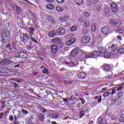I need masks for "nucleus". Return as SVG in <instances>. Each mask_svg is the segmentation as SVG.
Here are the masks:
<instances>
[{
    "label": "nucleus",
    "instance_id": "nucleus-1",
    "mask_svg": "<svg viewBox=\"0 0 124 124\" xmlns=\"http://www.w3.org/2000/svg\"><path fill=\"white\" fill-rule=\"evenodd\" d=\"M27 31L29 33V35L31 37V41H33L35 43H37V41L32 37V35H34V31L35 29L32 27H30L27 29Z\"/></svg>",
    "mask_w": 124,
    "mask_h": 124
},
{
    "label": "nucleus",
    "instance_id": "nucleus-2",
    "mask_svg": "<svg viewBox=\"0 0 124 124\" xmlns=\"http://www.w3.org/2000/svg\"><path fill=\"white\" fill-rule=\"evenodd\" d=\"M101 52H100L99 50L98 51H95L93 52L92 54H87L85 55L86 59H89L90 58H94V57H100L101 56Z\"/></svg>",
    "mask_w": 124,
    "mask_h": 124
},
{
    "label": "nucleus",
    "instance_id": "nucleus-3",
    "mask_svg": "<svg viewBox=\"0 0 124 124\" xmlns=\"http://www.w3.org/2000/svg\"><path fill=\"white\" fill-rule=\"evenodd\" d=\"M109 31H110V30H109V27L108 26H105L103 27L101 29V32L106 36H107L109 34Z\"/></svg>",
    "mask_w": 124,
    "mask_h": 124
},
{
    "label": "nucleus",
    "instance_id": "nucleus-4",
    "mask_svg": "<svg viewBox=\"0 0 124 124\" xmlns=\"http://www.w3.org/2000/svg\"><path fill=\"white\" fill-rule=\"evenodd\" d=\"M111 9L112 10V12L113 13H117L118 12V10H119V8L117 6V4L115 3H111L110 4Z\"/></svg>",
    "mask_w": 124,
    "mask_h": 124
},
{
    "label": "nucleus",
    "instance_id": "nucleus-5",
    "mask_svg": "<svg viewBox=\"0 0 124 124\" xmlns=\"http://www.w3.org/2000/svg\"><path fill=\"white\" fill-rule=\"evenodd\" d=\"M56 33L57 35H63L65 33V29L62 27L58 28L56 30Z\"/></svg>",
    "mask_w": 124,
    "mask_h": 124
},
{
    "label": "nucleus",
    "instance_id": "nucleus-6",
    "mask_svg": "<svg viewBox=\"0 0 124 124\" xmlns=\"http://www.w3.org/2000/svg\"><path fill=\"white\" fill-rule=\"evenodd\" d=\"M9 120L11 121V122H13L14 124H20V122H18V118H17V116H15L13 117V115H11L9 117Z\"/></svg>",
    "mask_w": 124,
    "mask_h": 124
},
{
    "label": "nucleus",
    "instance_id": "nucleus-7",
    "mask_svg": "<svg viewBox=\"0 0 124 124\" xmlns=\"http://www.w3.org/2000/svg\"><path fill=\"white\" fill-rule=\"evenodd\" d=\"M91 41V36H85L81 39V42L83 44H86V43H89Z\"/></svg>",
    "mask_w": 124,
    "mask_h": 124
},
{
    "label": "nucleus",
    "instance_id": "nucleus-8",
    "mask_svg": "<svg viewBox=\"0 0 124 124\" xmlns=\"http://www.w3.org/2000/svg\"><path fill=\"white\" fill-rule=\"evenodd\" d=\"M30 36L27 34H25V36H23L21 39V41H22V42H25V43H28V42H30Z\"/></svg>",
    "mask_w": 124,
    "mask_h": 124
},
{
    "label": "nucleus",
    "instance_id": "nucleus-9",
    "mask_svg": "<svg viewBox=\"0 0 124 124\" xmlns=\"http://www.w3.org/2000/svg\"><path fill=\"white\" fill-rule=\"evenodd\" d=\"M76 42V39L73 38L71 40H68L66 42V45H67V46H70L71 45H73L74 43Z\"/></svg>",
    "mask_w": 124,
    "mask_h": 124
},
{
    "label": "nucleus",
    "instance_id": "nucleus-10",
    "mask_svg": "<svg viewBox=\"0 0 124 124\" xmlns=\"http://www.w3.org/2000/svg\"><path fill=\"white\" fill-rule=\"evenodd\" d=\"M77 55H78V49L77 48H74L71 52V57L74 58V57H76Z\"/></svg>",
    "mask_w": 124,
    "mask_h": 124
},
{
    "label": "nucleus",
    "instance_id": "nucleus-11",
    "mask_svg": "<svg viewBox=\"0 0 124 124\" xmlns=\"http://www.w3.org/2000/svg\"><path fill=\"white\" fill-rule=\"evenodd\" d=\"M111 48L112 50V53H114V55H117V52L116 50H117V48H118V46L116 44H113L111 45Z\"/></svg>",
    "mask_w": 124,
    "mask_h": 124
},
{
    "label": "nucleus",
    "instance_id": "nucleus-12",
    "mask_svg": "<svg viewBox=\"0 0 124 124\" xmlns=\"http://www.w3.org/2000/svg\"><path fill=\"white\" fill-rule=\"evenodd\" d=\"M78 77L79 79H85L87 77V75L83 72H80L78 74Z\"/></svg>",
    "mask_w": 124,
    "mask_h": 124
},
{
    "label": "nucleus",
    "instance_id": "nucleus-13",
    "mask_svg": "<svg viewBox=\"0 0 124 124\" xmlns=\"http://www.w3.org/2000/svg\"><path fill=\"white\" fill-rule=\"evenodd\" d=\"M51 51L53 54H56V53H57V51H58V46L54 45L51 46Z\"/></svg>",
    "mask_w": 124,
    "mask_h": 124
},
{
    "label": "nucleus",
    "instance_id": "nucleus-14",
    "mask_svg": "<svg viewBox=\"0 0 124 124\" xmlns=\"http://www.w3.org/2000/svg\"><path fill=\"white\" fill-rule=\"evenodd\" d=\"M48 35L50 37H55V36H57L58 34H57V31L55 32V31H51L49 32Z\"/></svg>",
    "mask_w": 124,
    "mask_h": 124
},
{
    "label": "nucleus",
    "instance_id": "nucleus-15",
    "mask_svg": "<svg viewBox=\"0 0 124 124\" xmlns=\"http://www.w3.org/2000/svg\"><path fill=\"white\" fill-rule=\"evenodd\" d=\"M113 26H115V27H122V21L120 19H117L114 23Z\"/></svg>",
    "mask_w": 124,
    "mask_h": 124
},
{
    "label": "nucleus",
    "instance_id": "nucleus-16",
    "mask_svg": "<svg viewBox=\"0 0 124 124\" xmlns=\"http://www.w3.org/2000/svg\"><path fill=\"white\" fill-rule=\"evenodd\" d=\"M69 19V17L67 16H64L62 17H61L60 18V21L62 22H66V21H68Z\"/></svg>",
    "mask_w": 124,
    "mask_h": 124
},
{
    "label": "nucleus",
    "instance_id": "nucleus-17",
    "mask_svg": "<svg viewBox=\"0 0 124 124\" xmlns=\"http://www.w3.org/2000/svg\"><path fill=\"white\" fill-rule=\"evenodd\" d=\"M38 118L41 122H43L45 119V116L42 113H39L38 114Z\"/></svg>",
    "mask_w": 124,
    "mask_h": 124
},
{
    "label": "nucleus",
    "instance_id": "nucleus-18",
    "mask_svg": "<svg viewBox=\"0 0 124 124\" xmlns=\"http://www.w3.org/2000/svg\"><path fill=\"white\" fill-rule=\"evenodd\" d=\"M97 5L96 6V10L98 12H100L101 11V4H100V2L99 1H97Z\"/></svg>",
    "mask_w": 124,
    "mask_h": 124
},
{
    "label": "nucleus",
    "instance_id": "nucleus-19",
    "mask_svg": "<svg viewBox=\"0 0 124 124\" xmlns=\"http://www.w3.org/2000/svg\"><path fill=\"white\" fill-rule=\"evenodd\" d=\"M52 41L54 44H59V43H61V39L59 38H55L52 39Z\"/></svg>",
    "mask_w": 124,
    "mask_h": 124
},
{
    "label": "nucleus",
    "instance_id": "nucleus-20",
    "mask_svg": "<svg viewBox=\"0 0 124 124\" xmlns=\"http://www.w3.org/2000/svg\"><path fill=\"white\" fill-rule=\"evenodd\" d=\"M3 62L5 65H9V64H11V63L12 64H13V63H14V62H11L8 60H6V59L4 60Z\"/></svg>",
    "mask_w": 124,
    "mask_h": 124
},
{
    "label": "nucleus",
    "instance_id": "nucleus-21",
    "mask_svg": "<svg viewBox=\"0 0 124 124\" xmlns=\"http://www.w3.org/2000/svg\"><path fill=\"white\" fill-rule=\"evenodd\" d=\"M51 117L52 119H54V120H57L59 117H60V114L56 113H51Z\"/></svg>",
    "mask_w": 124,
    "mask_h": 124
},
{
    "label": "nucleus",
    "instance_id": "nucleus-22",
    "mask_svg": "<svg viewBox=\"0 0 124 124\" xmlns=\"http://www.w3.org/2000/svg\"><path fill=\"white\" fill-rule=\"evenodd\" d=\"M104 58H106V59H109L111 57V55L110 54V53L106 51L104 53Z\"/></svg>",
    "mask_w": 124,
    "mask_h": 124
},
{
    "label": "nucleus",
    "instance_id": "nucleus-23",
    "mask_svg": "<svg viewBox=\"0 0 124 124\" xmlns=\"http://www.w3.org/2000/svg\"><path fill=\"white\" fill-rule=\"evenodd\" d=\"M98 51H100V53H101L102 55L103 53H105L106 52V50H105V48L101 46L98 48Z\"/></svg>",
    "mask_w": 124,
    "mask_h": 124
},
{
    "label": "nucleus",
    "instance_id": "nucleus-24",
    "mask_svg": "<svg viewBox=\"0 0 124 124\" xmlns=\"http://www.w3.org/2000/svg\"><path fill=\"white\" fill-rule=\"evenodd\" d=\"M103 68L105 69V70H106V71H109V69H110V66L108 64L107 65H103L102 66Z\"/></svg>",
    "mask_w": 124,
    "mask_h": 124
},
{
    "label": "nucleus",
    "instance_id": "nucleus-25",
    "mask_svg": "<svg viewBox=\"0 0 124 124\" xmlns=\"http://www.w3.org/2000/svg\"><path fill=\"white\" fill-rule=\"evenodd\" d=\"M123 95H124V92H119L117 95L118 99H120V98H122V97H123Z\"/></svg>",
    "mask_w": 124,
    "mask_h": 124
},
{
    "label": "nucleus",
    "instance_id": "nucleus-26",
    "mask_svg": "<svg viewBox=\"0 0 124 124\" xmlns=\"http://www.w3.org/2000/svg\"><path fill=\"white\" fill-rule=\"evenodd\" d=\"M46 8L49 10H52V9L55 8V6L52 5L51 4H48L46 5Z\"/></svg>",
    "mask_w": 124,
    "mask_h": 124
},
{
    "label": "nucleus",
    "instance_id": "nucleus-27",
    "mask_svg": "<svg viewBox=\"0 0 124 124\" xmlns=\"http://www.w3.org/2000/svg\"><path fill=\"white\" fill-rule=\"evenodd\" d=\"M83 25L85 27V28H88L90 27V25H91V22L89 20H86L85 21Z\"/></svg>",
    "mask_w": 124,
    "mask_h": 124
},
{
    "label": "nucleus",
    "instance_id": "nucleus-28",
    "mask_svg": "<svg viewBox=\"0 0 124 124\" xmlns=\"http://www.w3.org/2000/svg\"><path fill=\"white\" fill-rule=\"evenodd\" d=\"M75 2L78 5H81V4H83L82 0H75Z\"/></svg>",
    "mask_w": 124,
    "mask_h": 124
},
{
    "label": "nucleus",
    "instance_id": "nucleus-29",
    "mask_svg": "<svg viewBox=\"0 0 124 124\" xmlns=\"http://www.w3.org/2000/svg\"><path fill=\"white\" fill-rule=\"evenodd\" d=\"M115 32H116V33H119V34L121 33H123V32H124V29H116V30L115 31Z\"/></svg>",
    "mask_w": 124,
    "mask_h": 124
},
{
    "label": "nucleus",
    "instance_id": "nucleus-30",
    "mask_svg": "<svg viewBox=\"0 0 124 124\" xmlns=\"http://www.w3.org/2000/svg\"><path fill=\"white\" fill-rule=\"evenodd\" d=\"M87 20H86V18L85 17H81L78 18V22H79L80 23H84Z\"/></svg>",
    "mask_w": 124,
    "mask_h": 124
},
{
    "label": "nucleus",
    "instance_id": "nucleus-31",
    "mask_svg": "<svg viewBox=\"0 0 124 124\" xmlns=\"http://www.w3.org/2000/svg\"><path fill=\"white\" fill-rule=\"evenodd\" d=\"M97 29V28H96V25L94 24V25H92V31L93 32H95V31H96Z\"/></svg>",
    "mask_w": 124,
    "mask_h": 124
},
{
    "label": "nucleus",
    "instance_id": "nucleus-32",
    "mask_svg": "<svg viewBox=\"0 0 124 124\" xmlns=\"http://www.w3.org/2000/svg\"><path fill=\"white\" fill-rule=\"evenodd\" d=\"M119 121L120 123H124V114H122L120 118H119Z\"/></svg>",
    "mask_w": 124,
    "mask_h": 124
},
{
    "label": "nucleus",
    "instance_id": "nucleus-33",
    "mask_svg": "<svg viewBox=\"0 0 124 124\" xmlns=\"http://www.w3.org/2000/svg\"><path fill=\"white\" fill-rule=\"evenodd\" d=\"M41 110H42V113H43V114H44V115H46V114L48 113V112H49L48 110L45 109V108H42Z\"/></svg>",
    "mask_w": 124,
    "mask_h": 124
},
{
    "label": "nucleus",
    "instance_id": "nucleus-34",
    "mask_svg": "<svg viewBox=\"0 0 124 124\" xmlns=\"http://www.w3.org/2000/svg\"><path fill=\"white\" fill-rule=\"evenodd\" d=\"M56 9L58 12H62L63 10V9L60 6L56 7Z\"/></svg>",
    "mask_w": 124,
    "mask_h": 124
},
{
    "label": "nucleus",
    "instance_id": "nucleus-35",
    "mask_svg": "<svg viewBox=\"0 0 124 124\" xmlns=\"http://www.w3.org/2000/svg\"><path fill=\"white\" fill-rule=\"evenodd\" d=\"M20 55L23 59H26V58H27V54L26 53L21 52L20 53Z\"/></svg>",
    "mask_w": 124,
    "mask_h": 124
},
{
    "label": "nucleus",
    "instance_id": "nucleus-36",
    "mask_svg": "<svg viewBox=\"0 0 124 124\" xmlns=\"http://www.w3.org/2000/svg\"><path fill=\"white\" fill-rule=\"evenodd\" d=\"M117 52L119 53V54H124V48H121L117 50Z\"/></svg>",
    "mask_w": 124,
    "mask_h": 124
},
{
    "label": "nucleus",
    "instance_id": "nucleus-37",
    "mask_svg": "<svg viewBox=\"0 0 124 124\" xmlns=\"http://www.w3.org/2000/svg\"><path fill=\"white\" fill-rule=\"evenodd\" d=\"M43 73H44V74H50V71H48L46 68H45L43 70Z\"/></svg>",
    "mask_w": 124,
    "mask_h": 124
},
{
    "label": "nucleus",
    "instance_id": "nucleus-38",
    "mask_svg": "<svg viewBox=\"0 0 124 124\" xmlns=\"http://www.w3.org/2000/svg\"><path fill=\"white\" fill-rule=\"evenodd\" d=\"M89 30L87 29H84L82 30V33H83V34H88V33H89Z\"/></svg>",
    "mask_w": 124,
    "mask_h": 124
},
{
    "label": "nucleus",
    "instance_id": "nucleus-39",
    "mask_svg": "<svg viewBox=\"0 0 124 124\" xmlns=\"http://www.w3.org/2000/svg\"><path fill=\"white\" fill-rule=\"evenodd\" d=\"M85 115V111L83 110H81L79 112V117L80 118H82L83 117H84V115Z\"/></svg>",
    "mask_w": 124,
    "mask_h": 124
},
{
    "label": "nucleus",
    "instance_id": "nucleus-40",
    "mask_svg": "<svg viewBox=\"0 0 124 124\" xmlns=\"http://www.w3.org/2000/svg\"><path fill=\"white\" fill-rule=\"evenodd\" d=\"M83 15L84 17H90V16H91V14L89 12H85L83 13Z\"/></svg>",
    "mask_w": 124,
    "mask_h": 124
},
{
    "label": "nucleus",
    "instance_id": "nucleus-41",
    "mask_svg": "<svg viewBox=\"0 0 124 124\" xmlns=\"http://www.w3.org/2000/svg\"><path fill=\"white\" fill-rule=\"evenodd\" d=\"M89 110V107L87 105H84V107L82 108V111L84 112H87Z\"/></svg>",
    "mask_w": 124,
    "mask_h": 124
},
{
    "label": "nucleus",
    "instance_id": "nucleus-42",
    "mask_svg": "<svg viewBox=\"0 0 124 124\" xmlns=\"http://www.w3.org/2000/svg\"><path fill=\"white\" fill-rule=\"evenodd\" d=\"M103 121V119H102V118L100 117L97 119V122L99 124H103V123H102Z\"/></svg>",
    "mask_w": 124,
    "mask_h": 124
},
{
    "label": "nucleus",
    "instance_id": "nucleus-43",
    "mask_svg": "<svg viewBox=\"0 0 124 124\" xmlns=\"http://www.w3.org/2000/svg\"><path fill=\"white\" fill-rule=\"evenodd\" d=\"M104 12L105 14H109V12H110V10L108 7H106L104 9Z\"/></svg>",
    "mask_w": 124,
    "mask_h": 124
},
{
    "label": "nucleus",
    "instance_id": "nucleus-44",
    "mask_svg": "<svg viewBox=\"0 0 124 124\" xmlns=\"http://www.w3.org/2000/svg\"><path fill=\"white\" fill-rule=\"evenodd\" d=\"M49 21H51V24H52L53 25H55V24H56V21L52 18L51 17H49V18L48 19Z\"/></svg>",
    "mask_w": 124,
    "mask_h": 124
},
{
    "label": "nucleus",
    "instance_id": "nucleus-45",
    "mask_svg": "<svg viewBox=\"0 0 124 124\" xmlns=\"http://www.w3.org/2000/svg\"><path fill=\"white\" fill-rule=\"evenodd\" d=\"M77 30V27L76 26H73L70 29V31H75Z\"/></svg>",
    "mask_w": 124,
    "mask_h": 124
},
{
    "label": "nucleus",
    "instance_id": "nucleus-46",
    "mask_svg": "<svg viewBox=\"0 0 124 124\" xmlns=\"http://www.w3.org/2000/svg\"><path fill=\"white\" fill-rule=\"evenodd\" d=\"M5 73V70H4V68H0V74H3Z\"/></svg>",
    "mask_w": 124,
    "mask_h": 124
},
{
    "label": "nucleus",
    "instance_id": "nucleus-47",
    "mask_svg": "<svg viewBox=\"0 0 124 124\" xmlns=\"http://www.w3.org/2000/svg\"><path fill=\"white\" fill-rule=\"evenodd\" d=\"M116 99H111V100H110L111 105H114V104H115V103H116Z\"/></svg>",
    "mask_w": 124,
    "mask_h": 124
},
{
    "label": "nucleus",
    "instance_id": "nucleus-48",
    "mask_svg": "<svg viewBox=\"0 0 124 124\" xmlns=\"http://www.w3.org/2000/svg\"><path fill=\"white\" fill-rule=\"evenodd\" d=\"M110 94L111 93L109 92H106L103 94V95L104 97H106L107 96H108V95H110Z\"/></svg>",
    "mask_w": 124,
    "mask_h": 124
},
{
    "label": "nucleus",
    "instance_id": "nucleus-49",
    "mask_svg": "<svg viewBox=\"0 0 124 124\" xmlns=\"http://www.w3.org/2000/svg\"><path fill=\"white\" fill-rule=\"evenodd\" d=\"M21 111L25 115H27V114H29V112L25 109H22Z\"/></svg>",
    "mask_w": 124,
    "mask_h": 124
},
{
    "label": "nucleus",
    "instance_id": "nucleus-50",
    "mask_svg": "<svg viewBox=\"0 0 124 124\" xmlns=\"http://www.w3.org/2000/svg\"><path fill=\"white\" fill-rule=\"evenodd\" d=\"M97 103L95 101H93L92 103L91 106L92 107H95L96 105H97Z\"/></svg>",
    "mask_w": 124,
    "mask_h": 124
},
{
    "label": "nucleus",
    "instance_id": "nucleus-51",
    "mask_svg": "<svg viewBox=\"0 0 124 124\" xmlns=\"http://www.w3.org/2000/svg\"><path fill=\"white\" fill-rule=\"evenodd\" d=\"M76 64L75 63H74V62H70V64H69V66H70L71 67H74V66H75Z\"/></svg>",
    "mask_w": 124,
    "mask_h": 124
},
{
    "label": "nucleus",
    "instance_id": "nucleus-52",
    "mask_svg": "<svg viewBox=\"0 0 124 124\" xmlns=\"http://www.w3.org/2000/svg\"><path fill=\"white\" fill-rule=\"evenodd\" d=\"M110 118L111 120H112V121H115V120H116V116H115L114 115H112L110 116Z\"/></svg>",
    "mask_w": 124,
    "mask_h": 124
},
{
    "label": "nucleus",
    "instance_id": "nucleus-53",
    "mask_svg": "<svg viewBox=\"0 0 124 124\" xmlns=\"http://www.w3.org/2000/svg\"><path fill=\"white\" fill-rule=\"evenodd\" d=\"M91 70L92 72V73H93V74L96 73V70L93 68H92L91 69Z\"/></svg>",
    "mask_w": 124,
    "mask_h": 124
},
{
    "label": "nucleus",
    "instance_id": "nucleus-54",
    "mask_svg": "<svg viewBox=\"0 0 124 124\" xmlns=\"http://www.w3.org/2000/svg\"><path fill=\"white\" fill-rule=\"evenodd\" d=\"M79 100H81L82 104H85V103L86 102L85 101V99H84V98H79Z\"/></svg>",
    "mask_w": 124,
    "mask_h": 124
},
{
    "label": "nucleus",
    "instance_id": "nucleus-55",
    "mask_svg": "<svg viewBox=\"0 0 124 124\" xmlns=\"http://www.w3.org/2000/svg\"><path fill=\"white\" fill-rule=\"evenodd\" d=\"M66 74H67V76H71L72 75V73L70 71L66 72Z\"/></svg>",
    "mask_w": 124,
    "mask_h": 124
},
{
    "label": "nucleus",
    "instance_id": "nucleus-56",
    "mask_svg": "<svg viewBox=\"0 0 124 124\" xmlns=\"http://www.w3.org/2000/svg\"><path fill=\"white\" fill-rule=\"evenodd\" d=\"M3 116H4V113L3 112L0 113V120H1L2 118H3Z\"/></svg>",
    "mask_w": 124,
    "mask_h": 124
},
{
    "label": "nucleus",
    "instance_id": "nucleus-57",
    "mask_svg": "<svg viewBox=\"0 0 124 124\" xmlns=\"http://www.w3.org/2000/svg\"><path fill=\"white\" fill-rule=\"evenodd\" d=\"M58 3H63L64 0H57Z\"/></svg>",
    "mask_w": 124,
    "mask_h": 124
},
{
    "label": "nucleus",
    "instance_id": "nucleus-58",
    "mask_svg": "<svg viewBox=\"0 0 124 124\" xmlns=\"http://www.w3.org/2000/svg\"><path fill=\"white\" fill-rule=\"evenodd\" d=\"M62 99L64 102H66V103H68V102H69V101H68V98H62Z\"/></svg>",
    "mask_w": 124,
    "mask_h": 124
},
{
    "label": "nucleus",
    "instance_id": "nucleus-59",
    "mask_svg": "<svg viewBox=\"0 0 124 124\" xmlns=\"http://www.w3.org/2000/svg\"><path fill=\"white\" fill-rule=\"evenodd\" d=\"M12 47L14 48V49H15L16 47V43L15 42H13Z\"/></svg>",
    "mask_w": 124,
    "mask_h": 124
},
{
    "label": "nucleus",
    "instance_id": "nucleus-60",
    "mask_svg": "<svg viewBox=\"0 0 124 124\" xmlns=\"http://www.w3.org/2000/svg\"><path fill=\"white\" fill-rule=\"evenodd\" d=\"M117 38L119 40H122V39H123V38L121 35H117Z\"/></svg>",
    "mask_w": 124,
    "mask_h": 124
},
{
    "label": "nucleus",
    "instance_id": "nucleus-61",
    "mask_svg": "<svg viewBox=\"0 0 124 124\" xmlns=\"http://www.w3.org/2000/svg\"><path fill=\"white\" fill-rule=\"evenodd\" d=\"M109 23L110 24H112V25H114V24H115V21H114V20L113 19H111V20L110 21Z\"/></svg>",
    "mask_w": 124,
    "mask_h": 124
},
{
    "label": "nucleus",
    "instance_id": "nucleus-62",
    "mask_svg": "<svg viewBox=\"0 0 124 124\" xmlns=\"http://www.w3.org/2000/svg\"><path fill=\"white\" fill-rule=\"evenodd\" d=\"M32 48H33V46H31L30 45V46L28 47V50H31Z\"/></svg>",
    "mask_w": 124,
    "mask_h": 124
},
{
    "label": "nucleus",
    "instance_id": "nucleus-63",
    "mask_svg": "<svg viewBox=\"0 0 124 124\" xmlns=\"http://www.w3.org/2000/svg\"><path fill=\"white\" fill-rule=\"evenodd\" d=\"M123 89V86H121L117 89V92H120V91H122V89Z\"/></svg>",
    "mask_w": 124,
    "mask_h": 124
},
{
    "label": "nucleus",
    "instance_id": "nucleus-64",
    "mask_svg": "<svg viewBox=\"0 0 124 124\" xmlns=\"http://www.w3.org/2000/svg\"><path fill=\"white\" fill-rule=\"evenodd\" d=\"M115 93H116V90H115V89H112L111 94H115Z\"/></svg>",
    "mask_w": 124,
    "mask_h": 124
}]
</instances>
